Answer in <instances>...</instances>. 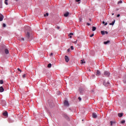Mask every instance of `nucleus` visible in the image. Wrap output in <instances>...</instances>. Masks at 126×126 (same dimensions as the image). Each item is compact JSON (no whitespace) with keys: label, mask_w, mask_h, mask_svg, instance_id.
<instances>
[{"label":"nucleus","mask_w":126,"mask_h":126,"mask_svg":"<svg viewBox=\"0 0 126 126\" xmlns=\"http://www.w3.org/2000/svg\"><path fill=\"white\" fill-rule=\"evenodd\" d=\"M115 22H116V20H114V21L111 23L109 24V25H114V24H115Z\"/></svg>","instance_id":"nucleus-15"},{"label":"nucleus","mask_w":126,"mask_h":126,"mask_svg":"<svg viewBox=\"0 0 126 126\" xmlns=\"http://www.w3.org/2000/svg\"><path fill=\"white\" fill-rule=\"evenodd\" d=\"M108 25V23H105V24H104V26H106V25Z\"/></svg>","instance_id":"nucleus-41"},{"label":"nucleus","mask_w":126,"mask_h":126,"mask_svg":"<svg viewBox=\"0 0 126 126\" xmlns=\"http://www.w3.org/2000/svg\"><path fill=\"white\" fill-rule=\"evenodd\" d=\"M93 76H94V77H95V75H93Z\"/></svg>","instance_id":"nucleus-49"},{"label":"nucleus","mask_w":126,"mask_h":126,"mask_svg":"<svg viewBox=\"0 0 126 126\" xmlns=\"http://www.w3.org/2000/svg\"><path fill=\"white\" fill-rule=\"evenodd\" d=\"M0 8H2V0H0Z\"/></svg>","instance_id":"nucleus-13"},{"label":"nucleus","mask_w":126,"mask_h":126,"mask_svg":"<svg viewBox=\"0 0 126 126\" xmlns=\"http://www.w3.org/2000/svg\"><path fill=\"white\" fill-rule=\"evenodd\" d=\"M70 51V49H67V52H69Z\"/></svg>","instance_id":"nucleus-40"},{"label":"nucleus","mask_w":126,"mask_h":126,"mask_svg":"<svg viewBox=\"0 0 126 126\" xmlns=\"http://www.w3.org/2000/svg\"><path fill=\"white\" fill-rule=\"evenodd\" d=\"M109 43H110V40H107V41L104 42V45H107V44H109Z\"/></svg>","instance_id":"nucleus-17"},{"label":"nucleus","mask_w":126,"mask_h":126,"mask_svg":"<svg viewBox=\"0 0 126 126\" xmlns=\"http://www.w3.org/2000/svg\"><path fill=\"white\" fill-rule=\"evenodd\" d=\"M87 25H88V26H90V23H87Z\"/></svg>","instance_id":"nucleus-37"},{"label":"nucleus","mask_w":126,"mask_h":126,"mask_svg":"<svg viewBox=\"0 0 126 126\" xmlns=\"http://www.w3.org/2000/svg\"><path fill=\"white\" fill-rule=\"evenodd\" d=\"M23 78H25V77H26V75L25 74L23 75Z\"/></svg>","instance_id":"nucleus-31"},{"label":"nucleus","mask_w":126,"mask_h":126,"mask_svg":"<svg viewBox=\"0 0 126 126\" xmlns=\"http://www.w3.org/2000/svg\"><path fill=\"white\" fill-rule=\"evenodd\" d=\"M56 28H57V29H58V30H59V29H60V27L57 26Z\"/></svg>","instance_id":"nucleus-42"},{"label":"nucleus","mask_w":126,"mask_h":126,"mask_svg":"<svg viewBox=\"0 0 126 126\" xmlns=\"http://www.w3.org/2000/svg\"><path fill=\"white\" fill-rule=\"evenodd\" d=\"M68 15H69V12H67L65 14H64V16L65 17H67V16H68Z\"/></svg>","instance_id":"nucleus-10"},{"label":"nucleus","mask_w":126,"mask_h":126,"mask_svg":"<svg viewBox=\"0 0 126 126\" xmlns=\"http://www.w3.org/2000/svg\"><path fill=\"white\" fill-rule=\"evenodd\" d=\"M122 2H123V1L120 0V1H118V4H120V3H122Z\"/></svg>","instance_id":"nucleus-29"},{"label":"nucleus","mask_w":126,"mask_h":126,"mask_svg":"<svg viewBox=\"0 0 126 126\" xmlns=\"http://www.w3.org/2000/svg\"><path fill=\"white\" fill-rule=\"evenodd\" d=\"M69 38H72V36H71V35L70 34H69Z\"/></svg>","instance_id":"nucleus-44"},{"label":"nucleus","mask_w":126,"mask_h":126,"mask_svg":"<svg viewBox=\"0 0 126 126\" xmlns=\"http://www.w3.org/2000/svg\"><path fill=\"white\" fill-rule=\"evenodd\" d=\"M103 85H104V86H109L110 85V82L105 80L103 82Z\"/></svg>","instance_id":"nucleus-2"},{"label":"nucleus","mask_w":126,"mask_h":126,"mask_svg":"<svg viewBox=\"0 0 126 126\" xmlns=\"http://www.w3.org/2000/svg\"><path fill=\"white\" fill-rule=\"evenodd\" d=\"M123 82H124V83H126V78H125V79L123 80Z\"/></svg>","instance_id":"nucleus-28"},{"label":"nucleus","mask_w":126,"mask_h":126,"mask_svg":"<svg viewBox=\"0 0 126 126\" xmlns=\"http://www.w3.org/2000/svg\"><path fill=\"white\" fill-rule=\"evenodd\" d=\"M114 13H112V15H114Z\"/></svg>","instance_id":"nucleus-50"},{"label":"nucleus","mask_w":126,"mask_h":126,"mask_svg":"<svg viewBox=\"0 0 126 126\" xmlns=\"http://www.w3.org/2000/svg\"><path fill=\"white\" fill-rule=\"evenodd\" d=\"M96 76H100V75H101V72H100V71H99V70H97L96 71Z\"/></svg>","instance_id":"nucleus-5"},{"label":"nucleus","mask_w":126,"mask_h":126,"mask_svg":"<svg viewBox=\"0 0 126 126\" xmlns=\"http://www.w3.org/2000/svg\"><path fill=\"white\" fill-rule=\"evenodd\" d=\"M53 53H51L50 54V56H53Z\"/></svg>","instance_id":"nucleus-45"},{"label":"nucleus","mask_w":126,"mask_h":126,"mask_svg":"<svg viewBox=\"0 0 126 126\" xmlns=\"http://www.w3.org/2000/svg\"><path fill=\"white\" fill-rule=\"evenodd\" d=\"M92 31H95V30H96V27H92Z\"/></svg>","instance_id":"nucleus-21"},{"label":"nucleus","mask_w":126,"mask_h":126,"mask_svg":"<svg viewBox=\"0 0 126 126\" xmlns=\"http://www.w3.org/2000/svg\"><path fill=\"white\" fill-rule=\"evenodd\" d=\"M4 91V89H3V87L2 86L0 87V92L2 93Z\"/></svg>","instance_id":"nucleus-9"},{"label":"nucleus","mask_w":126,"mask_h":126,"mask_svg":"<svg viewBox=\"0 0 126 126\" xmlns=\"http://www.w3.org/2000/svg\"><path fill=\"white\" fill-rule=\"evenodd\" d=\"M26 40L28 41L29 38H30V33H31V28L30 27H26Z\"/></svg>","instance_id":"nucleus-1"},{"label":"nucleus","mask_w":126,"mask_h":126,"mask_svg":"<svg viewBox=\"0 0 126 126\" xmlns=\"http://www.w3.org/2000/svg\"><path fill=\"white\" fill-rule=\"evenodd\" d=\"M80 21H82V18H79Z\"/></svg>","instance_id":"nucleus-36"},{"label":"nucleus","mask_w":126,"mask_h":126,"mask_svg":"<svg viewBox=\"0 0 126 126\" xmlns=\"http://www.w3.org/2000/svg\"><path fill=\"white\" fill-rule=\"evenodd\" d=\"M125 123H126V121H125V120H123V121H122L121 122V124H125Z\"/></svg>","instance_id":"nucleus-25"},{"label":"nucleus","mask_w":126,"mask_h":126,"mask_svg":"<svg viewBox=\"0 0 126 126\" xmlns=\"http://www.w3.org/2000/svg\"><path fill=\"white\" fill-rule=\"evenodd\" d=\"M48 67H51L52 66V64L51 63H49L48 64Z\"/></svg>","instance_id":"nucleus-23"},{"label":"nucleus","mask_w":126,"mask_h":126,"mask_svg":"<svg viewBox=\"0 0 126 126\" xmlns=\"http://www.w3.org/2000/svg\"><path fill=\"white\" fill-rule=\"evenodd\" d=\"M80 63H81L82 64H83V63H85V61H84V60H81Z\"/></svg>","instance_id":"nucleus-18"},{"label":"nucleus","mask_w":126,"mask_h":126,"mask_svg":"<svg viewBox=\"0 0 126 126\" xmlns=\"http://www.w3.org/2000/svg\"><path fill=\"white\" fill-rule=\"evenodd\" d=\"M65 119H66L67 120L68 119V117L67 116H65Z\"/></svg>","instance_id":"nucleus-35"},{"label":"nucleus","mask_w":126,"mask_h":126,"mask_svg":"<svg viewBox=\"0 0 126 126\" xmlns=\"http://www.w3.org/2000/svg\"><path fill=\"white\" fill-rule=\"evenodd\" d=\"M2 115L4 117H7V116H8V113H7V111H5L3 113Z\"/></svg>","instance_id":"nucleus-7"},{"label":"nucleus","mask_w":126,"mask_h":126,"mask_svg":"<svg viewBox=\"0 0 126 126\" xmlns=\"http://www.w3.org/2000/svg\"><path fill=\"white\" fill-rule=\"evenodd\" d=\"M93 118H94V119H96V118H97V114H96V113H93Z\"/></svg>","instance_id":"nucleus-12"},{"label":"nucleus","mask_w":126,"mask_h":126,"mask_svg":"<svg viewBox=\"0 0 126 126\" xmlns=\"http://www.w3.org/2000/svg\"><path fill=\"white\" fill-rule=\"evenodd\" d=\"M64 106H69V104L68 103V101L67 100H64Z\"/></svg>","instance_id":"nucleus-6"},{"label":"nucleus","mask_w":126,"mask_h":126,"mask_svg":"<svg viewBox=\"0 0 126 126\" xmlns=\"http://www.w3.org/2000/svg\"><path fill=\"white\" fill-rule=\"evenodd\" d=\"M4 52H5V53L6 54V55H8V54H9V52L8 51V49H5L4 50Z\"/></svg>","instance_id":"nucleus-11"},{"label":"nucleus","mask_w":126,"mask_h":126,"mask_svg":"<svg viewBox=\"0 0 126 126\" xmlns=\"http://www.w3.org/2000/svg\"><path fill=\"white\" fill-rule=\"evenodd\" d=\"M110 73H109V71H105L104 72V75H105L107 77H109V76H110Z\"/></svg>","instance_id":"nucleus-3"},{"label":"nucleus","mask_w":126,"mask_h":126,"mask_svg":"<svg viewBox=\"0 0 126 126\" xmlns=\"http://www.w3.org/2000/svg\"><path fill=\"white\" fill-rule=\"evenodd\" d=\"M93 36H94V34L93 33L90 35V37H92Z\"/></svg>","instance_id":"nucleus-34"},{"label":"nucleus","mask_w":126,"mask_h":126,"mask_svg":"<svg viewBox=\"0 0 126 126\" xmlns=\"http://www.w3.org/2000/svg\"><path fill=\"white\" fill-rule=\"evenodd\" d=\"M3 15H2L1 14H0V21H2L3 20Z\"/></svg>","instance_id":"nucleus-8"},{"label":"nucleus","mask_w":126,"mask_h":126,"mask_svg":"<svg viewBox=\"0 0 126 126\" xmlns=\"http://www.w3.org/2000/svg\"><path fill=\"white\" fill-rule=\"evenodd\" d=\"M17 69L19 71H20V72H21V70L20 69V68H18Z\"/></svg>","instance_id":"nucleus-33"},{"label":"nucleus","mask_w":126,"mask_h":126,"mask_svg":"<svg viewBox=\"0 0 126 126\" xmlns=\"http://www.w3.org/2000/svg\"><path fill=\"white\" fill-rule=\"evenodd\" d=\"M104 33H105V34H108V32H107V31H105Z\"/></svg>","instance_id":"nucleus-43"},{"label":"nucleus","mask_w":126,"mask_h":126,"mask_svg":"<svg viewBox=\"0 0 126 126\" xmlns=\"http://www.w3.org/2000/svg\"><path fill=\"white\" fill-rule=\"evenodd\" d=\"M65 61L66 63H68L69 62V58H68V57L67 56H65Z\"/></svg>","instance_id":"nucleus-4"},{"label":"nucleus","mask_w":126,"mask_h":126,"mask_svg":"<svg viewBox=\"0 0 126 126\" xmlns=\"http://www.w3.org/2000/svg\"><path fill=\"white\" fill-rule=\"evenodd\" d=\"M118 116L119 117V118H122V117H123V113H119Z\"/></svg>","instance_id":"nucleus-19"},{"label":"nucleus","mask_w":126,"mask_h":126,"mask_svg":"<svg viewBox=\"0 0 126 126\" xmlns=\"http://www.w3.org/2000/svg\"><path fill=\"white\" fill-rule=\"evenodd\" d=\"M18 40L19 41H24V38H23V37H19Z\"/></svg>","instance_id":"nucleus-16"},{"label":"nucleus","mask_w":126,"mask_h":126,"mask_svg":"<svg viewBox=\"0 0 126 126\" xmlns=\"http://www.w3.org/2000/svg\"><path fill=\"white\" fill-rule=\"evenodd\" d=\"M2 26H3V27H6V25H5V24H3V25H2Z\"/></svg>","instance_id":"nucleus-30"},{"label":"nucleus","mask_w":126,"mask_h":126,"mask_svg":"<svg viewBox=\"0 0 126 126\" xmlns=\"http://www.w3.org/2000/svg\"><path fill=\"white\" fill-rule=\"evenodd\" d=\"M120 16H121L120 14L117 15V17H120Z\"/></svg>","instance_id":"nucleus-46"},{"label":"nucleus","mask_w":126,"mask_h":126,"mask_svg":"<svg viewBox=\"0 0 126 126\" xmlns=\"http://www.w3.org/2000/svg\"><path fill=\"white\" fill-rule=\"evenodd\" d=\"M8 0H5L4 3L6 4V5H8V3H7Z\"/></svg>","instance_id":"nucleus-20"},{"label":"nucleus","mask_w":126,"mask_h":126,"mask_svg":"<svg viewBox=\"0 0 126 126\" xmlns=\"http://www.w3.org/2000/svg\"><path fill=\"white\" fill-rule=\"evenodd\" d=\"M49 106L51 107H54V106H55V104L54 102L49 103Z\"/></svg>","instance_id":"nucleus-14"},{"label":"nucleus","mask_w":126,"mask_h":126,"mask_svg":"<svg viewBox=\"0 0 126 126\" xmlns=\"http://www.w3.org/2000/svg\"><path fill=\"white\" fill-rule=\"evenodd\" d=\"M78 99L79 100V101H81V97H79Z\"/></svg>","instance_id":"nucleus-38"},{"label":"nucleus","mask_w":126,"mask_h":126,"mask_svg":"<svg viewBox=\"0 0 126 126\" xmlns=\"http://www.w3.org/2000/svg\"><path fill=\"white\" fill-rule=\"evenodd\" d=\"M69 35H71H71H73V33H70Z\"/></svg>","instance_id":"nucleus-47"},{"label":"nucleus","mask_w":126,"mask_h":126,"mask_svg":"<svg viewBox=\"0 0 126 126\" xmlns=\"http://www.w3.org/2000/svg\"><path fill=\"white\" fill-rule=\"evenodd\" d=\"M0 84H3V81L0 80Z\"/></svg>","instance_id":"nucleus-27"},{"label":"nucleus","mask_w":126,"mask_h":126,"mask_svg":"<svg viewBox=\"0 0 126 126\" xmlns=\"http://www.w3.org/2000/svg\"><path fill=\"white\" fill-rule=\"evenodd\" d=\"M101 33L102 35H105V31H101Z\"/></svg>","instance_id":"nucleus-22"},{"label":"nucleus","mask_w":126,"mask_h":126,"mask_svg":"<svg viewBox=\"0 0 126 126\" xmlns=\"http://www.w3.org/2000/svg\"><path fill=\"white\" fill-rule=\"evenodd\" d=\"M102 24H105V21L102 22Z\"/></svg>","instance_id":"nucleus-48"},{"label":"nucleus","mask_w":126,"mask_h":126,"mask_svg":"<svg viewBox=\"0 0 126 126\" xmlns=\"http://www.w3.org/2000/svg\"><path fill=\"white\" fill-rule=\"evenodd\" d=\"M71 50H73V46H71L70 47Z\"/></svg>","instance_id":"nucleus-39"},{"label":"nucleus","mask_w":126,"mask_h":126,"mask_svg":"<svg viewBox=\"0 0 126 126\" xmlns=\"http://www.w3.org/2000/svg\"><path fill=\"white\" fill-rule=\"evenodd\" d=\"M113 124H114V122L113 121L110 122V125L111 126H113Z\"/></svg>","instance_id":"nucleus-32"},{"label":"nucleus","mask_w":126,"mask_h":126,"mask_svg":"<svg viewBox=\"0 0 126 126\" xmlns=\"http://www.w3.org/2000/svg\"><path fill=\"white\" fill-rule=\"evenodd\" d=\"M44 16L46 17V16H49V13H46V14H44Z\"/></svg>","instance_id":"nucleus-24"},{"label":"nucleus","mask_w":126,"mask_h":126,"mask_svg":"<svg viewBox=\"0 0 126 126\" xmlns=\"http://www.w3.org/2000/svg\"><path fill=\"white\" fill-rule=\"evenodd\" d=\"M75 43H76V41H75Z\"/></svg>","instance_id":"nucleus-52"},{"label":"nucleus","mask_w":126,"mask_h":126,"mask_svg":"<svg viewBox=\"0 0 126 126\" xmlns=\"http://www.w3.org/2000/svg\"><path fill=\"white\" fill-rule=\"evenodd\" d=\"M75 1H76L77 2H78V3H80V0H75Z\"/></svg>","instance_id":"nucleus-26"},{"label":"nucleus","mask_w":126,"mask_h":126,"mask_svg":"<svg viewBox=\"0 0 126 126\" xmlns=\"http://www.w3.org/2000/svg\"><path fill=\"white\" fill-rule=\"evenodd\" d=\"M90 21H91V19H90Z\"/></svg>","instance_id":"nucleus-51"}]
</instances>
